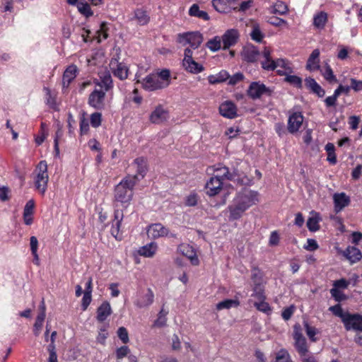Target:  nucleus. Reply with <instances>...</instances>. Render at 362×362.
<instances>
[{
	"label": "nucleus",
	"instance_id": "obj_16",
	"mask_svg": "<svg viewBox=\"0 0 362 362\" xmlns=\"http://www.w3.org/2000/svg\"><path fill=\"white\" fill-rule=\"evenodd\" d=\"M346 330L354 329L362 332V316L358 314H350L344 322Z\"/></svg>",
	"mask_w": 362,
	"mask_h": 362
},
{
	"label": "nucleus",
	"instance_id": "obj_12",
	"mask_svg": "<svg viewBox=\"0 0 362 362\" xmlns=\"http://www.w3.org/2000/svg\"><path fill=\"white\" fill-rule=\"evenodd\" d=\"M272 90L260 82H252L247 90L248 95L252 99L259 98L262 95H271Z\"/></svg>",
	"mask_w": 362,
	"mask_h": 362
},
{
	"label": "nucleus",
	"instance_id": "obj_55",
	"mask_svg": "<svg viewBox=\"0 0 362 362\" xmlns=\"http://www.w3.org/2000/svg\"><path fill=\"white\" fill-rule=\"evenodd\" d=\"M117 336L124 344H127L129 341L127 329L124 327H120L118 329Z\"/></svg>",
	"mask_w": 362,
	"mask_h": 362
},
{
	"label": "nucleus",
	"instance_id": "obj_27",
	"mask_svg": "<svg viewBox=\"0 0 362 362\" xmlns=\"http://www.w3.org/2000/svg\"><path fill=\"white\" fill-rule=\"evenodd\" d=\"M99 76L100 82L97 83V85L100 88H104L105 91H107L112 88V79L109 71H101L99 74Z\"/></svg>",
	"mask_w": 362,
	"mask_h": 362
},
{
	"label": "nucleus",
	"instance_id": "obj_32",
	"mask_svg": "<svg viewBox=\"0 0 362 362\" xmlns=\"http://www.w3.org/2000/svg\"><path fill=\"white\" fill-rule=\"evenodd\" d=\"M305 86L310 89L314 93L317 94L319 97H323L325 91L322 87L315 81L314 78H307L305 81Z\"/></svg>",
	"mask_w": 362,
	"mask_h": 362
},
{
	"label": "nucleus",
	"instance_id": "obj_24",
	"mask_svg": "<svg viewBox=\"0 0 362 362\" xmlns=\"http://www.w3.org/2000/svg\"><path fill=\"white\" fill-rule=\"evenodd\" d=\"M168 117V112L161 106H158L151 114L150 121L154 124H159L165 121Z\"/></svg>",
	"mask_w": 362,
	"mask_h": 362
},
{
	"label": "nucleus",
	"instance_id": "obj_48",
	"mask_svg": "<svg viewBox=\"0 0 362 362\" xmlns=\"http://www.w3.org/2000/svg\"><path fill=\"white\" fill-rule=\"evenodd\" d=\"M304 326L305 329V332L309 337V339L312 341H316L317 338L315 337V334L317 333V330L315 327H311L309 325V324L307 322H304Z\"/></svg>",
	"mask_w": 362,
	"mask_h": 362
},
{
	"label": "nucleus",
	"instance_id": "obj_1",
	"mask_svg": "<svg viewBox=\"0 0 362 362\" xmlns=\"http://www.w3.org/2000/svg\"><path fill=\"white\" fill-rule=\"evenodd\" d=\"M259 202L258 193L249 189H244L236 194L233 203L228 206L229 219L240 218L245 211Z\"/></svg>",
	"mask_w": 362,
	"mask_h": 362
},
{
	"label": "nucleus",
	"instance_id": "obj_51",
	"mask_svg": "<svg viewBox=\"0 0 362 362\" xmlns=\"http://www.w3.org/2000/svg\"><path fill=\"white\" fill-rule=\"evenodd\" d=\"M92 127L97 128L101 124L102 115L100 112H94L90 117Z\"/></svg>",
	"mask_w": 362,
	"mask_h": 362
},
{
	"label": "nucleus",
	"instance_id": "obj_64",
	"mask_svg": "<svg viewBox=\"0 0 362 362\" xmlns=\"http://www.w3.org/2000/svg\"><path fill=\"white\" fill-rule=\"evenodd\" d=\"M91 302V293H84L82 298V308L86 310Z\"/></svg>",
	"mask_w": 362,
	"mask_h": 362
},
{
	"label": "nucleus",
	"instance_id": "obj_5",
	"mask_svg": "<svg viewBox=\"0 0 362 362\" xmlns=\"http://www.w3.org/2000/svg\"><path fill=\"white\" fill-rule=\"evenodd\" d=\"M220 170L223 171V173L214 175L206 183V194L210 197H214L220 193L223 187V177L230 179L228 168L222 167Z\"/></svg>",
	"mask_w": 362,
	"mask_h": 362
},
{
	"label": "nucleus",
	"instance_id": "obj_63",
	"mask_svg": "<svg viewBox=\"0 0 362 362\" xmlns=\"http://www.w3.org/2000/svg\"><path fill=\"white\" fill-rule=\"evenodd\" d=\"M35 208V202L33 199L29 200L25 207L23 211V214L33 215V211Z\"/></svg>",
	"mask_w": 362,
	"mask_h": 362
},
{
	"label": "nucleus",
	"instance_id": "obj_31",
	"mask_svg": "<svg viewBox=\"0 0 362 362\" xmlns=\"http://www.w3.org/2000/svg\"><path fill=\"white\" fill-rule=\"evenodd\" d=\"M158 250V245L156 243L152 242L146 245L141 247L139 250V254L145 257H152Z\"/></svg>",
	"mask_w": 362,
	"mask_h": 362
},
{
	"label": "nucleus",
	"instance_id": "obj_40",
	"mask_svg": "<svg viewBox=\"0 0 362 362\" xmlns=\"http://www.w3.org/2000/svg\"><path fill=\"white\" fill-rule=\"evenodd\" d=\"M239 305V302L235 300L227 299L219 302L216 305V309L218 310L223 309H229L233 307H237Z\"/></svg>",
	"mask_w": 362,
	"mask_h": 362
},
{
	"label": "nucleus",
	"instance_id": "obj_9",
	"mask_svg": "<svg viewBox=\"0 0 362 362\" xmlns=\"http://www.w3.org/2000/svg\"><path fill=\"white\" fill-rule=\"evenodd\" d=\"M294 346L300 356L309 352L306 339L300 332V326L296 325L293 330Z\"/></svg>",
	"mask_w": 362,
	"mask_h": 362
},
{
	"label": "nucleus",
	"instance_id": "obj_49",
	"mask_svg": "<svg viewBox=\"0 0 362 362\" xmlns=\"http://www.w3.org/2000/svg\"><path fill=\"white\" fill-rule=\"evenodd\" d=\"M130 353V349L127 346H122L116 350V358L119 362L123 358L128 356Z\"/></svg>",
	"mask_w": 362,
	"mask_h": 362
},
{
	"label": "nucleus",
	"instance_id": "obj_19",
	"mask_svg": "<svg viewBox=\"0 0 362 362\" xmlns=\"http://www.w3.org/2000/svg\"><path fill=\"white\" fill-rule=\"evenodd\" d=\"M169 230L161 223H153L148 226L147 230L148 237L152 239L164 237L168 235Z\"/></svg>",
	"mask_w": 362,
	"mask_h": 362
},
{
	"label": "nucleus",
	"instance_id": "obj_13",
	"mask_svg": "<svg viewBox=\"0 0 362 362\" xmlns=\"http://www.w3.org/2000/svg\"><path fill=\"white\" fill-rule=\"evenodd\" d=\"M124 218L122 210L115 209L114 212V218L112 221V227L110 233L117 240H121L122 238L121 230V223Z\"/></svg>",
	"mask_w": 362,
	"mask_h": 362
},
{
	"label": "nucleus",
	"instance_id": "obj_14",
	"mask_svg": "<svg viewBox=\"0 0 362 362\" xmlns=\"http://www.w3.org/2000/svg\"><path fill=\"white\" fill-rule=\"evenodd\" d=\"M110 67L114 76L120 80H124L128 77V66L122 62H119L117 59H112L110 62Z\"/></svg>",
	"mask_w": 362,
	"mask_h": 362
},
{
	"label": "nucleus",
	"instance_id": "obj_33",
	"mask_svg": "<svg viewBox=\"0 0 362 362\" xmlns=\"http://www.w3.org/2000/svg\"><path fill=\"white\" fill-rule=\"evenodd\" d=\"M228 78L229 74L227 71L223 70L217 74L209 76L208 81L211 84H216L226 81Z\"/></svg>",
	"mask_w": 362,
	"mask_h": 362
},
{
	"label": "nucleus",
	"instance_id": "obj_11",
	"mask_svg": "<svg viewBox=\"0 0 362 362\" xmlns=\"http://www.w3.org/2000/svg\"><path fill=\"white\" fill-rule=\"evenodd\" d=\"M106 92L101 88H95L89 95L88 104L97 110L104 108Z\"/></svg>",
	"mask_w": 362,
	"mask_h": 362
},
{
	"label": "nucleus",
	"instance_id": "obj_8",
	"mask_svg": "<svg viewBox=\"0 0 362 362\" xmlns=\"http://www.w3.org/2000/svg\"><path fill=\"white\" fill-rule=\"evenodd\" d=\"M194 52L189 48H186L184 51V59L182 66L184 69L191 74H197L204 70L202 64L196 62L193 59Z\"/></svg>",
	"mask_w": 362,
	"mask_h": 362
},
{
	"label": "nucleus",
	"instance_id": "obj_36",
	"mask_svg": "<svg viewBox=\"0 0 362 362\" xmlns=\"http://www.w3.org/2000/svg\"><path fill=\"white\" fill-rule=\"evenodd\" d=\"M168 313V311L162 308L158 315L157 319L153 322V327L159 328L165 327L167 322Z\"/></svg>",
	"mask_w": 362,
	"mask_h": 362
},
{
	"label": "nucleus",
	"instance_id": "obj_38",
	"mask_svg": "<svg viewBox=\"0 0 362 362\" xmlns=\"http://www.w3.org/2000/svg\"><path fill=\"white\" fill-rule=\"evenodd\" d=\"M275 362H293L286 349H281L275 354Z\"/></svg>",
	"mask_w": 362,
	"mask_h": 362
},
{
	"label": "nucleus",
	"instance_id": "obj_57",
	"mask_svg": "<svg viewBox=\"0 0 362 362\" xmlns=\"http://www.w3.org/2000/svg\"><path fill=\"white\" fill-rule=\"evenodd\" d=\"M330 293L332 296L338 302L346 299L345 295L337 288H332L330 290Z\"/></svg>",
	"mask_w": 362,
	"mask_h": 362
},
{
	"label": "nucleus",
	"instance_id": "obj_25",
	"mask_svg": "<svg viewBox=\"0 0 362 362\" xmlns=\"http://www.w3.org/2000/svg\"><path fill=\"white\" fill-rule=\"evenodd\" d=\"M306 68L309 71H316L320 69V50L314 49L308 59Z\"/></svg>",
	"mask_w": 362,
	"mask_h": 362
},
{
	"label": "nucleus",
	"instance_id": "obj_10",
	"mask_svg": "<svg viewBox=\"0 0 362 362\" xmlns=\"http://www.w3.org/2000/svg\"><path fill=\"white\" fill-rule=\"evenodd\" d=\"M154 300V294L151 288L145 291H139L134 301V305L139 308H144L150 306Z\"/></svg>",
	"mask_w": 362,
	"mask_h": 362
},
{
	"label": "nucleus",
	"instance_id": "obj_50",
	"mask_svg": "<svg viewBox=\"0 0 362 362\" xmlns=\"http://www.w3.org/2000/svg\"><path fill=\"white\" fill-rule=\"evenodd\" d=\"M47 136V127L45 123L41 124V132L39 135H37L35 138V142L37 145H40L42 144L44 140Z\"/></svg>",
	"mask_w": 362,
	"mask_h": 362
},
{
	"label": "nucleus",
	"instance_id": "obj_39",
	"mask_svg": "<svg viewBox=\"0 0 362 362\" xmlns=\"http://www.w3.org/2000/svg\"><path fill=\"white\" fill-rule=\"evenodd\" d=\"M44 91L45 93V100L47 105L54 110L57 109V104L56 102V96L55 95L52 94V91L48 88H44Z\"/></svg>",
	"mask_w": 362,
	"mask_h": 362
},
{
	"label": "nucleus",
	"instance_id": "obj_28",
	"mask_svg": "<svg viewBox=\"0 0 362 362\" xmlns=\"http://www.w3.org/2000/svg\"><path fill=\"white\" fill-rule=\"evenodd\" d=\"M344 255L351 264L359 261L362 257L361 251L355 247H347L344 251Z\"/></svg>",
	"mask_w": 362,
	"mask_h": 362
},
{
	"label": "nucleus",
	"instance_id": "obj_26",
	"mask_svg": "<svg viewBox=\"0 0 362 362\" xmlns=\"http://www.w3.org/2000/svg\"><path fill=\"white\" fill-rule=\"evenodd\" d=\"M78 69L76 66L72 64L69 66L64 72L62 84L64 88H67L70 83L76 78Z\"/></svg>",
	"mask_w": 362,
	"mask_h": 362
},
{
	"label": "nucleus",
	"instance_id": "obj_21",
	"mask_svg": "<svg viewBox=\"0 0 362 362\" xmlns=\"http://www.w3.org/2000/svg\"><path fill=\"white\" fill-rule=\"evenodd\" d=\"M239 38L238 31L235 29L227 30L222 36L223 48L228 49L235 45Z\"/></svg>",
	"mask_w": 362,
	"mask_h": 362
},
{
	"label": "nucleus",
	"instance_id": "obj_29",
	"mask_svg": "<svg viewBox=\"0 0 362 362\" xmlns=\"http://www.w3.org/2000/svg\"><path fill=\"white\" fill-rule=\"evenodd\" d=\"M259 53L257 49L252 45L244 48L243 56L244 59L249 62H254L257 59Z\"/></svg>",
	"mask_w": 362,
	"mask_h": 362
},
{
	"label": "nucleus",
	"instance_id": "obj_44",
	"mask_svg": "<svg viewBox=\"0 0 362 362\" xmlns=\"http://www.w3.org/2000/svg\"><path fill=\"white\" fill-rule=\"evenodd\" d=\"M135 18L141 25H145L149 21V18L146 14V12L142 9H137L135 11Z\"/></svg>",
	"mask_w": 362,
	"mask_h": 362
},
{
	"label": "nucleus",
	"instance_id": "obj_58",
	"mask_svg": "<svg viewBox=\"0 0 362 362\" xmlns=\"http://www.w3.org/2000/svg\"><path fill=\"white\" fill-rule=\"evenodd\" d=\"M198 202V197L195 193H191L186 197L185 205L188 206H194L197 205Z\"/></svg>",
	"mask_w": 362,
	"mask_h": 362
},
{
	"label": "nucleus",
	"instance_id": "obj_56",
	"mask_svg": "<svg viewBox=\"0 0 362 362\" xmlns=\"http://www.w3.org/2000/svg\"><path fill=\"white\" fill-rule=\"evenodd\" d=\"M254 305L258 310L263 313H266L270 311V307L269 304L264 301V300L255 301Z\"/></svg>",
	"mask_w": 362,
	"mask_h": 362
},
{
	"label": "nucleus",
	"instance_id": "obj_17",
	"mask_svg": "<svg viewBox=\"0 0 362 362\" xmlns=\"http://www.w3.org/2000/svg\"><path fill=\"white\" fill-rule=\"evenodd\" d=\"M303 122V116L300 112L292 113L288 119V131L291 134L297 132Z\"/></svg>",
	"mask_w": 362,
	"mask_h": 362
},
{
	"label": "nucleus",
	"instance_id": "obj_34",
	"mask_svg": "<svg viewBox=\"0 0 362 362\" xmlns=\"http://www.w3.org/2000/svg\"><path fill=\"white\" fill-rule=\"evenodd\" d=\"M327 21V14L323 11L317 13L313 18V25L318 29L324 28Z\"/></svg>",
	"mask_w": 362,
	"mask_h": 362
},
{
	"label": "nucleus",
	"instance_id": "obj_46",
	"mask_svg": "<svg viewBox=\"0 0 362 362\" xmlns=\"http://www.w3.org/2000/svg\"><path fill=\"white\" fill-rule=\"evenodd\" d=\"M107 31H108L107 23L105 22L102 23L100 25V29L97 31L98 42H100L102 39L105 40V39L107 38V37H108Z\"/></svg>",
	"mask_w": 362,
	"mask_h": 362
},
{
	"label": "nucleus",
	"instance_id": "obj_47",
	"mask_svg": "<svg viewBox=\"0 0 362 362\" xmlns=\"http://www.w3.org/2000/svg\"><path fill=\"white\" fill-rule=\"evenodd\" d=\"M77 8L81 13L86 16H90L93 15L90 6L86 2L79 1L77 4Z\"/></svg>",
	"mask_w": 362,
	"mask_h": 362
},
{
	"label": "nucleus",
	"instance_id": "obj_37",
	"mask_svg": "<svg viewBox=\"0 0 362 362\" xmlns=\"http://www.w3.org/2000/svg\"><path fill=\"white\" fill-rule=\"evenodd\" d=\"M319 220L320 218L318 216V214L317 213L312 212L311 216L308 218L307 221V226L310 231L315 232L319 230Z\"/></svg>",
	"mask_w": 362,
	"mask_h": 362
},
{
	"label": "nucleus",
	"instance_id": "obj_30",
	"mask_svg": "<svg viewBox=\"0 0 362 362\" xmlns=\"http://www.w3.org/2000/svg\"><path fill=\"white\" fill-rule=\"evenodd\" d=\"M111 307L109 303L104 302L98 308L97 310V320L100 322H103L111 314Z\"/></svg>",
	"mask_w": 362,
	"mask_h": 362
},
{
	"label": "nucleus",
	"instance_id": "obj_2",
	"mask_svg": "<svg viewBox=\"0 0 362 362\" xmlns=\"http://www.w3.org/2000/svg\"><path fill=\"white\" fill-rule=\"evenodd\" d=\"M139 181L137 175H127L123 178L115 189V200L127 207L132 197L133 189Z\"/></svg>",
	"mask_w": 362,
	"mask_h": 362
},
{
	"label": "nucleus",
	"instance_id": "obj_3",
	"mask_svg": "<svg viewBox=\"0 0 362 362\" xmlns=\"http://www.w3.org/2000/svg\"><path fill=\"white\" fill-rule=\"evenodd\" d=\"M262 57L261 65L264 70H276L277 74L280 76L287 75L292 72V67L288 61L281 58L274 60L271 57V51L269 48H264L262 52Z\"/></svg>",
	"mask_w": 362,
	"mask_h": 362
},
{
	"label": "nucleus",
	"instance_id": "obj_35",
	"mask_svg": "<svg viewBox=\"0 0 362 362\" xmlns=\"http://www.w3.org/2000/svg\"><path fill=\"white\" fill-rule=\"evenodd\" d=\"M189 14L191 16H195L205 21L209 19L208 13L206 11L199 10V6L195 4L190 7Z\"/></svg>",
	"mask_w": 362,
	"mask_h": 362
},
{
	"label": "nucleus",
	"instance_id": "obj_52",
	"mask_svg": "<svg viewBox=\"0 0 362 362\" xmlns=\"http://www.w3.org/2000/svg\"><path fill=\"white\" fill-rule=\"evenodd\" d=\"M222 45V40L220 38L215 37L208 42V47L212 51H216L221 48Z\"/></svg>",
	"mask_w": 362,
	"mask_h": 362
},
{
	"label": "nucleus",
	"instance_id": "obj_54",
	"mask_svg": "<svg viewBox=\"0 0 362 362\" xmlns=\"http://www.w3.org/2000/svg\"><path fill=\"white\" fill-rule=\"evenodd\" d=\"M250 36L253 40L261 42L263 35L258 25H255L250 33Z\"/></svg>",
	"mask_w": 362,
	"mask_h": 362
},
{
	"label": "nucleus",
	"instance_id": "obj_4",
	"mask_svg": "<svg viewBox=\"0 0 362 362\" xmlns=\"http://www.w3.org/2000/svg\"><path fill=\"white\" fill-rule=\"evenodd\" d=\"M170 83V73L168 69H163L158 74H151L146 76L142 82V87L148 91H153L168 87Z\"/></svg>",
	"mask_w": 362,
	"mask_h": 362
},
{
	"label": "nucleus",
	"instance_id": "obj_22",
	"mask_svg": "<svg viewBox=\"0 0 362 362\" xmlns=\"http://www.w3.org/2000/svg\"><path fill=\"white\" fill-rule=\"evenodd\" d=\"M334 211L337 213L341 211L350 203V198L345 193H336L333 196Z\"/></svg>",
	"mask_w": 362,
	"mask_h": 362
},
{
	"label": "nucleus",
	"instance_id": "obj_6",
	"mask_svg": "<svg viewBox=\"0 0 362 362\" xmlns=\"http://www.w3.org/2000/svg\"><path fill=\"white\" fill-rule=\"evenodd\" d=\"M34 175L35 187L40 194H44L47 190L49 180L46 161L42 160L39 163Z\"/></svg>",
	"mask_w": 362,
	"mask_h": 362
},
{
	"label": "nucleus",
	"instance_id": "obj_60",
	"mask_svg": "<svg viewBox=\"0 0 362 362\" xmlns=\"http://www.w3.org/2000/svg\"><path fill=\"white\" fill-rule=\"evenodd\" d=\"M351 89H353L356 92L362 90V80H356V78H351L350 79Z\"/></svg>",
	"mask_w": 362,
	"mask_h": 362
},
{
	"label": "nucleus",
	"instance_id": "obj_61",
	"mask_svg": "<svg viewBox=\"0 0 362 362\" xmlns=\"http://www.w3.org/2000/svg\"><path fill=\"white\" fill-rule=\"evenodd\" d=\"M252 279L255 285H256L258 282L262 284V273L261 272L256 268H254L252 271Z\"/></svg>",
	"mask_w": 362,
	"mask_h": 362
},
{
	"label": "nucleus",
	"instance_id": "obj_20",
	"mask_svg": "<svg viewBox=\"0 0 362 362\" xmlns=\"http://www.w3.org/2000/svg\"><path fill=\"white\" fill-rule=\"evenodd\" d=\"M220 114L226 118L233 119L237 116V108L231 101H225L219 106Z\"/></svg>",
	"mask_w": 362,
	"mask_h": 362
},
{
	"label": "nucleus",
	"instance_id": "obj_53",
	"mask_svg": "<svg viewBox=\"0 0 362 362\" xmlns=\"http://www.w3.org/2000/svg\"><path fill=\"white\" fill-rule=\"evenodd\" d=\"M286 77L285 78L286 81L288 82L289 83L294 85L295 86L300 88L302 85V79L294 75H286Z\"/></svg>",
	"mask_w": 362,
	"mask_h": 362
},
{
	"label": "nucleus",
	"instance_id": "obj_41",
	"mask_svg": "<svg viewBox=\"0 0 362 362\" xmlns=\"http://www.w3.org/2000/svg\"><path fill=\"white\" fill-rule=\"evenodd\" d=\"M288 7L286 4L281 1H278L275 3L272 8V13L279 15H284L286 13Z\"/></svg>",
	"mask_w": 362,
	"mask_h": 362
},
{
	"label": "nucleus",
	"instance_id": "obj_45",
	"mask_svg": "<svg viewBox=\"0 0 362 362\" xmlns=\"http://www.w3.org/2000/svg\"><path fill=\"white\" fill-rule=\"evenodd\" d=\"M321 72L327 81L329 82L337 81L336 77L333 74L332 69L327 64H326L325 66L321 69Z\"/></svg>",
	"mask_w": 362,
	"mask_h": 362
},
{
	"label": "nucleus",
	"instance_id": "obj_59",
	"mask_svg": "<svg viewBox=\"0 0 362 362\" xmlns=\"http://www.w3.org/2000/svg\"><path fill=\"white\" fill-rule=\"evenodd\" d=\"M244 78V76L241 73H236L235 74L233 75L232 76H229V78H228V84L234 86L239 83L240 81H243Z\"/></svg>",
	"mask_w": 362,
	"mask_h": 362
},
{
	"label": "nucleus",
	"instance_id": "obj_15",
	"mask_svg": "<svg viewBox=\"0 0 362 362\" xmlns=\"http://www.w3.org/2000/svg\"><path fill=\"white\" fill-rule=\"evenodd\" d=\"M239 0H213L212 4L214 8L219 13H229L232 10H236L238 8L235 6Z\"/></svg>",
	"mask_w": 362,
	"mask_h": 362
},
{
	"label": "nucleus",
	"instance_id": "obj_18",
	"mask_svg": "<svg viewBox=\"0 0 362 362\" xmlns=\"http://www.w3.org/2000/svg\"><path fill=\"white\" fill-rule=\"evenodd\" d=\"M177 252L186 257L192 263V265H198L199 263V260L198 257L194 250V248L187 244H182L179 245L177 248Z\"/></svg>",
	"mask_w": 362,
	"mask_h": 362
},
{
	"label": "nucleus",
	"instance_id": "obj_62",
	"mask_svg": "<svg viewBox=\"0 0 362 362\" xmlns=\"http://www.w3.org/2000/svg\"><path fill=\"white\" fill-rule=\"evenodd\" d=\"M89 130V124L88 121L82 117L80 120V131L81 134H86Z\"/></svg>",
	"mask_w": 362,
	"mask_h": 362
},
{
	"label": "nucleus",
	"instance_id": "obj_23",
	"mask_svg": "<svg viewBox=\"0 0 362 362\" xmlns=\"http://www.w3.org/2000/svg\"><path fill=\"white\" fill-rule=\"evenodd\" d=\"M131 168L136 170L135 175L138 176L139 180L144 178L147 172L146 161L144 158H136L132 163Z\"/></svg>",
	"mask_w": 362,
	"mask_h": 362
},
{
	"label": "nucleus",
	"instance_id": "obj_7",
	"mask_svg": "<svg viewBox=\"0 0 362 362\" xmlns=\"http://www.w3.org/2000/svg\"><path fill=\"white\" fill-rule=\"evenodd\" d=\"M177 42L183 46L189 45L192 50L197 49L203 42V36L199 32H187L177 35Z\"/></svg>",
	"mask_w": 362,
	"mask_h": 362
},
{
	"label": "nucleus",
	"instance_id": "obj_42",
	"mask_svg": "<svg viewBox=\"0 0 362 362\" xmlns=\"http://www.w3.org/2000/svg\"><path fill=\"white\" fill-rule=\"evenodd\" d=\"M329 310L332 311L336 316L339 317L341 319L343 323L345 322V319L347 318L349 315V313H344L340 305H336L330 307Z\"/></svg>",
	"mask_w": 362,
	"mask_h": 362
},
{
	"label": "nucleus",
	"instance_id": "obj_43",
	"mask_svg": "<svg viewBox=\"0 0 362 362\" xmlns=\"http://www.w3.org/2000/svg\"><path fill=\"white\" fill-rule=\"evenodd\" d=\"M252 296L255 298L257 301L264 300L265 297L264 295V289L262 284L258 282L256 285L254 286L253 293Z\"/></svg>",
	"mask_w": 362,
	"mask_h": 362
}]
</instances>
